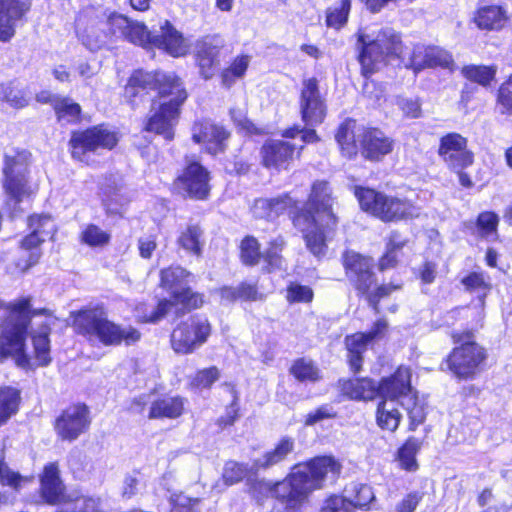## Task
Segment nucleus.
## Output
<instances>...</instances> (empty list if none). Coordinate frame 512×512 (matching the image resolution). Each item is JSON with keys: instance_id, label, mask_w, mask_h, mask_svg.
<instances>
[{"instance_id": "1", "label": "nucleus", "mask_w": 512, "mask_h": 512, "mask_svg": "<svg viewBox=\"0 0 512 512\" xmlns=\"http://www.w3.org/2000/svg\"><path fill=\"white\" fill-rule=\"evenodd\" d=\"M77 35L89 50L101 49L110 36L125 39L146 49H162L173 57L185 55L189 44L172 24L164 19L159 28L148 31L143 23L118 13H107L102 7H86L76 20Z\"/></svg>"}, {"instance_id": "2", "label": "nucleus", "mask_w": 512, "mask_h": 512, "mask_svg": "<svg viewBox=\"0 0 512 512\" xmlns=\"http://www.w3.org/2000/svg\"><path fill=\"white\" fill-rule=\"evenodd\" d=\"M340 463L331 456L317 457L294 467L282 481L263 483L276 499L271 512H301L309 495L324 481H334L340 474Z\"/></svg>"}, {"instance_id": "3", "label": "nucleus", "mask_w": 512, "mask_h": 512, "mask_svg": "<svg viewBox=\"0 0 512 512\" xmlns=\"http://www.w3.org/2000/svg\"><path fill=\"white\" fill-rule=\"evenodd\" d=\"M29 300L22 299L12 305L11 312L1 326L0 360L12 357L19 367L32 369L47 366L50 357V329L47 325L40 327L32 335L34 356L31 358L25 352V335L29 322Z\"/></svg>"}, {"instance_id": "4", "label": "nucleus", "mask_w": 512, "mask_h": 512, "mask_svg": "<svg viewBox=\"0 0 512 512\" xmlns=\"http://www.w3.org/2000/svg\"><path fill=\"white\" fill-rule=\"evenodd\" d=\"M332 190L326 181H316L306 203V210L293 216V223L304 235L308 249L315 255L324 253L325 230H332L338 223L333 211Z\"/></svg>"}, {"instance_id": "5", "label": "nucleus", "mask_w": 512, "mask_h": 512, "mask_svg": "<svg viewBox=\"0 0 512 512\" xmlns=\"http://www.w3.org/2000/svg\"><path fill=\"white\" fill-rule=\"evenodd\" d=\"M72 327L89 341L104 346L131 345L140 340V332L132 326H121L108 319L102 306H94L71 312Z\"/></svg>"}, {"instance_id": "6", "label": "nucleus", "mask_w": 512, "mask_h": 512, "mask_svg": "<svg viewBox=\"0 0 512 512\" xmlns=\"http://www.w3.org/2000/svg\"><path fill=\"white\" fill-rule=\"evenodd\" d=\"M354 195L360 208L384 223L418 218L421 208L407 198H399L371 188L356 186Z\"/></svg>"}, {"instance_id": "7", "label": "nucleus", "mask_w": 512, "mask_h": 512, "mask_svg": "<svg viewBox=\"0 0 512 512\" xmlns=\"http://www.w3.org/2000/svg\"><path fill=\"white\" fill-rule=\"evenodd\" d=\"M191 274L182 267L175 266L161 271V285L172 290V300H162L158 306L149 314H138L143 322H157L167 315L173 308L178 314L184 308L186 310L195 309L202 305L203 300L199 294L192 293L190 289L178 290V287L188 282Z\"/></svg>"}, {"instance_id": "8", "label": "nucleus", "mask_w": 512, "mask_h": 512, "mask_svg": "<svg viewBox=\"0 0 512 512\" xmlns=\"http://www.w3.org/2000/svg\"><path fill=\"white\" fill-rule=\"evenodd\" d=\"M358 42L361 45L359 61L365 76L374 73L389 58L398 57L402 50L400 36L391 28L381 29L371 35L361 32Z\"/></svg>"}, {"instance_id": "9", "label": "nucleus", "mask_w": 512, "mask_h": 512, "mask_svg": "<svg viewBox=\"0 0 512 512\" xmlns=\"http://www.w3.org/2000/svg\"><path fill=\"white\" fill-rule=\"evenodd\" d=\"M210 332V324L206 319L191 317L173 329L170 336L171 348L176 354H191L207 341Z\"/></svg>"}, {"instance_id": "10", "label": "nucleus", "mask_w": 512, "mask_h": 512, "mask_svg": "<svg viewBox=\"0 0 512 512\" xmlns=\"http://www.w3.org/2000/svg\"><path fill=\"white\" fill-rule=\"evenodd\" d=\"M118 136L110 130H75L70 139L72 158L90 164L91 155L98 148H113Z\"/></svg>"}, {"instance_id": "11", "label": "nucleus", "mask_w": 512, "mask_h": 512, "mask_svg": "<svg viewBox=\"0 0 512 512\" xmlns=\"http://www.w3.org/2000/svg\"><path fill=\"white\" fill-rule=\"evenodd\" d=\"M486 359L485 350L475 342H466L453 349L447 358L449 370L460 379L473 378Z\"/></svg>"}, {"instance_id": "12", "label": "nucleus", "mask_w": 512, "mask_h": 512, "mask_svg": "<svg viewBox=\"0 0 512 512\" xmlns=\"http://www.w3.org/2000/svg\"><path fill=\"white\" fill-rule=\"evenodd\" d=\"M164 97H171L169 101L153 102L146 128H173L178 124L180 106L187 98L182 83L174 85Z\"/></svg>"}, {"instance_id": "13", "label": "nucleus", "mask_w": 512, "mask_h": 512, "mask_svg": "<svg viewBox=\"0 0 512 512\" xmlns=\"http://www.w3.org/2000/svg\"><path fill=\"white\" fill-rule=\"evenodd\" d=\"M181 83L174 73L135 71L129 78L125 87V95L129 98L136 97L140 91L157 90L161 97L169 92L166 85L173 88Z\"/></svg>"}, {"instance_id": "14", "label": "nucleus", "mask_w": 512, "mask_h": 512, "mask_svg": "<svg viewBox=\"0 0 512 512\" xmlns=\"http://www.w3.org/2000/svg\"><path fill=\"white\" fill-rule=\"evenodd\" d=\"M91 423L90 411L85 404L67 407L55 421V430L62 440L74 441L85 433Z\"/></svg>"}, {"instance_id": "15", "label": "nucleus", "mask_w": 512, "mask_h": 512, "mask_svg": "<svg viewBox=\"0 0 512 512\" xmlns=\"http://www.w3.org/2000/svg\"><path fill=\"white\" fill-rule=\"evenodd\" d=\"M302 145L292 143L290 138L268 140L261 149L262 164L276 171L288 169L296 150H301Z\"/></svg>"}, {"instance_id": "16", "label": "nucleus", "mask_w": 512, "mask_h": 512, "mask_svg": "<svg viewBox=\"0 0 512 512\" xmlns=\"http://www.w3.org/2000/svg\"><path fill=\"white\" fill-rule=\"evenodd\" d=\"M439 155L452 169H462L472 164L473 155L467 150V141L458 133L441 138Z\"/></svg>"}, {"instance_id": "17", "label": "nucleus", "mask_w": 512, "mask_h": 512, "mask_svg": "<svg viewBox=\"0 0 512 512\" xmlns=\"http://www.w3.org/2000/svg\"><path fill=\"white\" fill-rule=\"evenodd\" d=\"M344 265L347 276L356 289L363 294L368 293L370 287L375 282L371 271L373 266L372 260L358 253L348 252L345 255Z\"/></svg>"}, {"instance_id": "18", "label": "nucleus", "mask_w": 512, "mask_h": 512, "mask_svg": "<svg viewBox=\"0 0 512 512\" xmlns=\"http://www.w3.org/2000/svg\"><path fill=\"white\" fill-rule=\"evenodd\" d=\"M209 172L198 162L192 161L178 178L180 187L195 199H205L210 192Z\"/></svg>"}, {"instance_id": "19", "label": "nucleus", "mask_w": 512, "mask_h": 512, "mask_svg": "<svg viewBox=\"0 0 512 512\" xmlns=\"http://www.w3.org/2000/svg\"><path fill=\"white\" fill-rule=\"evenodd\" d=\"M3 190L6 195L5 209L12 218L22 213L20 203L35 194L28 176L4 178Z\"/></svg>"}, {"instance_id": "20", "label": "nucleus", "mask_w": 512, "mask_h": 512, "mask_svg": "<svg viewBox=\"0 0 512 512\" xmlns=\"http://www.w3.org/2000/svg\"><path fill=\"white\" fill-rule=\"evenodd\" d=\"M387 328L385 320H378L372 330L368 333H356L347 336L345 339L348 350V361L351 369L358 372L362 366V354L366 351L368 344L378 337Z\"/></svg>"}, {"instance_id": "21", "label": "nucleus", "mask_w": 512, "mask_h": 512, "mask_svg": "<svg viewBox=\"0 0 512 512\" xmlns=\"http://www.w3.org/2000/svg\"><path fill=\"white\" fill-rule=\"evenodd\" d=\"M24 0H0V41L8 42L15 35L17 22L29 10Z\"/></svg>"}, {"instance_id": "22", "label": "nucleus", "mask_w": 512, "mask_h": 512, "mask_svg": "<svg viewBox=\"0 0 512 512\" xmlns=\"http://www.w3.org/2000/svg\"><path fill=\"white\" fill-rule=\"evenodd\" d=\"M361 153L368 160H380L389 154L393 148V141L382 130H360Z\"/></svg>"}, {"instance_id": "23", "label": "nucleus", "mask_w": 512, "mask_h": 512, "mask_svg": "<svg viewBox=\"0 0 512 512\" xmlns=\"http://www.w3.org/2000/svg\"><path fill=\"white\" fill-rule=\"evenodd\" d=\"M410 382L411 373L409 368L399 367L392 376L381 381L379 395L388 400H403L404 396L413 393Z\"/></svg>"}, {"instance_id": "24", "label": "nucleus", "mask_w": 512, "mask_h": 512, "mask_svg": "<svg viewBox=\"0 0 512 512\" xmlns=\"http://www.w3.org/2000/svg\"><path fill=\"white\" fill-rule=\"evenodd\" d=\"M296 201L289 194H282L273 198H260L255 200L252 213L261 219H275L287 210L294 209Z\"/></svg>"}, {"instance_id": "25", "label": "nucleus", "mask_w": 512, "mask_h": 512, "mask_svg": "<svg viewBox=\"0 0 512 512\" xmlns=\"http://www.w3.org/2000/svg\"><path fill=\"white\" fill-rule=\"evenodd\" d=\"M42 498L49 504H57L64 501L63 484L59 477V469L55 463H49L44 467L40 479Z\"/></svg>"}, {"instance_id": "26", "label": "nucleus", "mask_w": 512, "mask_h": 512, "mask_svg": "<svg viewBox=\"0 0 512 512\" xmlns=\"http://www.w3.org/2000/svg\"><path fill=\"white\" fill-rule=\"evenodd\" d=\"M295 441L291 437L281 438L273 449L265 452L262 457L254 460L252 471L268 469L282 463L294 451Z\"/></svg>"}, {"instance_id": "27", "label": "nucleus", "mask_w": 512, "mask_h": 512, "mask_svg": "<svg viewBox=\"0 0 512 512\" xmlns=\"http://www.w3.org/2000/svg\"><path fill=\"white\" fill-rule=\"evenodd\" d=\"M474 22L482 30L499 31L508 22L507 11L499 5L483 6L476 11Z\"/></svg>"}, {"instance_id": "28", "label": "nucleus", "mask_w": 512, "mask_h": 512, "mask_svg": "<svg viewBox=\"0 0 512 512\" xmlns=\"http://www.w3.org/2000/svg\"><path fill=\"white\" fill-rule=\"evenodd\" d=\"M44 241L45 240L41 238V236L36 235L35 232L31 231L21 240L20 249L24 252V254L16 262V267L20 271L25 272L39 262L42 256V253L39 250V246Z\"/></svg>"}, {"instance_id": "29", "label": "nucleus", "mask_w": 512, "mask_h": 512, "mask_svg": "<svg viewBox=\"0 0 512 512\" xmlns=\"http://www.w3.org/2000/svg\"><path fill=\"white\" fill-rule=\"evenodd\" d=\"M185 399L179 396L165 397L151 403L149 419H176L184 412Z\"/></svg>"}, {"instance_id": "30", "label": "nucleus", "mask_w": 512, "mask_h": 512, "mask_svg": "<svg viewBox=\"0 0 512 512\" xmlns=\"http://www.w3.org/2000/svg\"><path fill=\"white\" fill-rule=\"evenodd\" d=\"M342 391L349 398L354 400H372L379 394V385L368 378H356L344 381Z\"/></svg>"}, {"instance_id": "31", "label": "nucleus", "mask_w": 512, "mask_h": 512, "mask_svg": "<svg viewBox=\"0 0 512 512\" xmlns=\"http://www.w3.org/2000/svg\"><path fill=\"white\" fill-rule=\"evenodd\" d=\"M397 401L383 399L377 407V425L385 431L395 432L400 424L402 414L398 410Z\"/></svg>"}, {"instance_id": "32", "label": "nucleus", "mask_w": 512, "mask_h": 512, "mask_svg": "<svg viewBox=\"0 0 512 512\" xmlns=\"http://www.w3.org/2000/svg\"><path fill=\"white\" fill-rule=\"evenodd\" d=\"M30 154L25 151L10 150L5 153L3 175L4 178L28 176Z\"/></svg>"}, {"instance_id": "33", "label": "nucleus", "mask_w": 512, "mask_h": 512, "mask_svg": "<svg viewBox=\"0 0 512 512\" xmlns=\"http://www.w3.org/2000/svg\"><path fill=\"white\" fill-rule=\"evenodd\" d=\"M399 404L406 410L409 421L410 430H415L421 425L426 418V404L423 399H420L415 392L408 396H404Z\"/></svg>"}, {"instance_id": "34", "label": "nucleus", "mask_w": 512, "mask_h": 512, "mask_svg": "<svg viewBox=\"0 0 512 512\" xmlns=\"http://www.w3.org/2000/svg\"><path fill=\"white\" fill-rule=\"evenodd\" d=\"M20 391L10 386L0 388V426L18 412Z\"/></svg>"}, {"instance_id": "35", "label": "nucleus", "mask_w": 512, "mask_h": 512, "mask_svg": "<svg viewBox=\"0 0 512 512\" xmlns=\"http://www.w3.org/2000/svg\"><path fill=\"white\" fill-rule=\"evenodd\" d=\"M226 130H199L193 135L196 143L202 144L207 152L216 154L223 150L224 141L227 139Z\"/></svg>"}, {"instance_id": "36", "label": "nucleus", "mask_w": 512, "mask_h": 512, "mask_svg": "<svg viewBox=\"0 0 512 512\" xmlns=\"http://www.w3.org/2000/svg\"><path fill=\"white\" fill-rule=\"evenodd\" d=\"M325 99L300 102L302 119L307 126L320 125L326 116Z\"/></svg>"}, {"instance_id": "37", "label": "nucleus", "mask_w": 512, "mask_h": 512, "mask_svg": "<svg viewBox=\"0 0 512 512\" xmlns=\"http://www.w3.org/2000/svg\"><path fill=\"white\" fill-rule=\"evenodd\" d=\"M421 448V442L416 438H409L398 450V461L401 468L406 471H416L418 463L416 455Z\"/></svg>"}, {"instance_id": "38", "label": "nucleus", "mask_w": 512, "mask_h": 512, "mask_svg": "<svg viewBox=\"0 0 512 512\" xmlns=\"http://www.w3.org/2000/svg\"><path fill=\"white\" fill-rule=\"evenodd\" d=\"M55 113L64 124H76L81 119V107L68 97H62L57 102Z\"/></svg>"}, {"instance_id": "39", "label": "nucleus", "mask_w": 512, "mask_h": 512, "mask_svg": "<svg viewBox=\"0 0 512 512\" xmlns=\"http://www.w3.org/2000/svg\"><path fill=\"white\" fill-rule=\"evenodd\" d=\"M0 101L8 103L13 108H23L28 105V94L12 83L0 84Z\"/></svg>"}, {"instance_id": "40", "label": "nucleus", "mask_w": 512, "mask_h": 512, "mask_svg": "<svg viewBox=\"0 0 512 512\" xmlns=\"http://www.w3.org/2000/svg\"><path fill=\"white\" fill-rule=\"evenodd\" d=\"M249 63L250 58L248 56H238L235 58L230 67L222 72V84L227 88L231 87L236 79L244 76Z\"/></svg>"}, {"instance_id": "41", "label": "nucleus", "mask_w": 512, "mask_h": 512, "mask_svg": "<svg viewBox=\"0 0 512 512\" xmlns=\"http://www.w3.org/2000/svg\"><path fill=\"white\" fill-rule=\"evenodd\" d=\"M348 491L351 493L349 501L353 505L354 511L356 508L366 509L375 499L372 488L366 484H352Z\"/></svg>"}, {"instance_id": "42", "label": "nucleus", "mask_w": 512, "mask_h": 512, "mask_svg": "<svg viewBox=\"0 0 512 512\" xmlns=\"http://www.w3.org/2000/svg\"><path fill=\"white\" fill-rule=\"evenodd\" d=\"M31 232L41 236L44 240L55 232V225L48 214H34L27 220Z\"/></svg>"}, {"instance_id": "43", "label": "nucleus", "mask_w": 512, "mask_h": 512, "mask_svg": "<svg viewBox=\"0 0 512 512\" xmlns=\"http://www.w3.org/2000/svg\"><path fill=\"white\" fill-rule=\"evenodd\" d=\"M33 480L32 477L22 476L13 471L5 462L0 460V483L14 490H19Z\"/></svg>"}, {"instance_id": "44", "label": "nucleus", "mask_w": 512, "mask_h": 512, "mask_svg": "<svg viewBox=\"0 0 512 512\" xmlns=\"http://www.w3.org/2000/svg\"><path fill=\"white\" fill-rule=\"evenodd\" d=\"M258 471H252V465L248 466L247 464L238 463L236 461H228L225 464L223 471V479L229 484H235L243 480L246 476L250 474H256Z\"/></svg>"}, {"instance_id": "45", "label": "nucleus", "mask_w": 512, "mask_h": 512, "mask_svg": "<svg viewBox=\"0 0 512 512\" xmlns=\"http://www.w3.org/2000/svg\"><path fill=\"white\" fill-rule=\"evenodd\" d=\"M462 73L468 80L476 82L482 86H487L494 79L496 69L489 66L470 65L462 69Z\"/></svg>"}, {"instance_id": "46", "label": "nucleus", "mask_w": 512, "mask_h": 512, "mask_svg": "<svg viewBox=\"0 0 512 512\" xmlns=\"http://www.w3.org/2000/svg\"><path fill=\"white\" fill-rule=\"evenodd\" d=\"M111 235L95 224L87 225L81 232V240L90 247H101L109 243Z\"/></svg>"}, {"instance_id": "47", "label": "nucleus", "mask_w": 512, "mask_h": 512, "mask_svg": "<svg viewBox=\"0 0 512 512\" xmlns=\"http://www.w3.org/2000/svg\"><path fill=\"white\" fill-rule=\"evenodd\" d=\"M335 138L344 156L351 158L357 154L360 138L356 136L354 130H338Z\"/></svg>"}, {"instance_id": "48", "label": "nucleus", "mask_w": 512, "mask_h": 512, "mask_svg": "<svg viewBox=\"0 0 512 512\" xmlns=\"http://www.w3.org/2000/svg\"><path fill=\"white\" fill-rule=\"evenodd\" d=\"M171 505L170 512H199L198 511V498H191L182 492L172 493L169 497Z\"/></svg>"}, {"instance_id": "49", "label": "nucleus", "mask_w": 512, "mask_h": 512, "mask_svg": "<svg viewBox=\"0 0 512 512\" xmlns=\"http://www.w3.org/2000/svg\"><path fill=\"white\" fill-rule=\"evenodd\" d=\"M351 0H341L339 7L328 10L326 23L329 27L340 29L348 19Z\"/></svg>"}, {"instance_id": "50", "label": "nucleus", "mask_w": 512, "mask_h": 512, "mask_svg": "<svg viewBox=\"0 0 512 512\" xmlns=\"http://www.w3.org/2000/svg\"><path fill=\"white\" fill-rule=\"evenodd\" d=\"M404 242L400 240L399 235L394 232L391 234L389 238V242L387 244V252L380 259L379 268L380 270H385L393 267L397 262V251L402 248Z\"/></svg>"}, {"instance_id": "51", "label": "nucleus", "mask_w": 512, "mask_h": 512, "mask_svg": "<svg viewBox=\"0 0 512 512\" xmlns=\"http://www.w3.org/2000/svg\"><path fill=\"white\" fill-rule=\"evenodd\" d=\"M220 377L217 367H209L198 371L191 380V386L197 389H209Z\"/></svg>"}, {"instance_id": "52", "label": "nucleus", "mask_w": 512, "mask_h": 512, "mask_svg": "<svg viewBox=\"0 0 512 512\" xmlns=\"http://www.w3.org/2000/svg\"><path fill=\"white\" fill-rule=\"evenodd\" d=\"M313 297V290L309 286L291 283L287 287L286 299L289 303H310Z\"/></svg>"}, {"instance_id": "53", "label": "nucleus", "mask_w": 512, "mask_h": 512, "mask_svg": "<svg viewBox=\"0 0 512 512\" xmlns=\"http://www.w3.org/2000/svg\"><path fill=\"white\" fill-rule=\"evenodd\" d=\"M202 231L197 226H190L179 237V244L186 250L194 254L200 253V237Z\"/></svg>"}, {"instance_id": "54", "label": "nucleus", "mask_w": 512, "mask_h": 512, "mask_svg": "<svg viewBox=\"0 0 512 512\" xmlns=\"http://www.w3.org/2000/svg\"><path fill=\"white\" fill-rule=\"evenodd\" d=\"M497 107L502 114H512V75L499 87Z\"/></svg>"}, {"instance_id": "55", "label": "nucleus", "mask_w": 512, "mask_h": 512, "mask_svg": "<svg viewBox=\"0 0 512 512\" xmlns=\"http://www.w3.org/2000/svg\"><path fill=\"white\" fill-rule=\"evenodd\" d=\"M292 374L301 381L309 380L315 381L318 379V370L310 362L304 359L298 360L291 368Z\"/></svg>"}, {"instance_id": "56", "label": "nucleus", "mask_w": 512, "mask_h": 512, "mask_svg": "<svg viewBox=\"0 0 512 512\" xmlns=\"http://www.w3.org/2000/svg\"><path fill=\"white\" fill-rule=\"evenodd\" d=\"M241 258L247 265H254L260 258L259 245L255 238L246 237L241 243Z\"/></svg>"}, {"instance_id": "57", "label": "nucleus", "mask_w": 512, "mask_h": 512, "mask_svg": "<svg viewBox=\"0 0 512 512\" xmlns=\"http://www.w3.org/2000/svg\"><path fill=\"white\" fill-rule=\"evenodd\" d=\"M325 99L319 87V81L315 77L307 78L302 81L300 102H309Z\"/></svg>"}, {"instance_id": "58", "label": "nucleus", "mask_w": 512, "mask_h": 512, "mask_svg": "<svg viewBox=\"0 0 512 512\" xmlns=\"http://www.w3.org/2000/svg\"><path fill=\"white\" fill-rule=\"evenodd\" d=\"M283 246L284 240L281 237H278L270 243V247L264 253V260L271 269L282 267L283 260L280 252L282 251Z\"/></svg>"}, {"instance_id": "59", "label": "nucleus", "mask_w": 512, "mask_h": 512, "mask_svg": "<svg viewBox=\"0 0 512 512\" xmlns=\"http://www.w3.org/2000/svg\"><path fill=\"white\" fill-rule=\"evenodd\" d=\"M321 512H354V510L349 499L339 495H332L324 501Z\"/></svg>"}, {"instance_id": "60", "label": "nucleus", "mask_w": 512, "mask_h": 512, "mask_svg": "<svg viewBox=\"0 0 512 512\" xmlns=\"http://www.w3.org/2000/svg\"><path fill=\"white\" fill-rule=\"evenodd\" d=\"M429 67L450 68L453 65V59L449 52L439 47H429L428 50Z\"/></svg>"}, {"instance_id": "61", "label": "nucleus", "mask_w": 512, "mask_h": 512, "mask_svg": "<svg viewBox=\"0 0 512 512\" xmlns=\"http://www.w3.org/2000/svg\"><path fill=\"white\" fill-rule=\"evenodd\" d=\"M428 50L429 47H425L423 45H416L413 49V52L410 57V64L409 66L415 71H420L426 67H429L428 65Z\"/></svg>"}, {"instance_id": "62", "label": "nucleus", "mask_w": 512, "mask_h": 512, "mask_svg": "<svg viewBox=\"0 0 512 512\" xmlns=\"http://www.w3.org/2000/svg\"><path fill=\"white\" fill-rule=\"evenodd\" d=\"M467 290L476 291L485 294L490 289V284L485 280L481 273H471L462 280Z\"/></svg>"}, {"instance_id": "63", "label": "nucleus", "mask_w": 512, "mask_h": 512, "mask_svg": "<svg viewBox=\"0 0 512 512\" xmlns=\"http://www.w3.org/2000/svg\"><path fill=\"white\" fill-rule=\"evenodd\" d=\"M221 42L214 37L205 38L199 45L197 55H203L219 62Z\"/></svg>"}, {"instance_id": "64", "label": "nucleus", "mask_w": 512, "mask_h": 512, "mask_svg": "<svg viewBox=\"0 0 512 512\" xmlns=\"http://www.w3.org/2000/svg\"><path fill=\"white\" fill-rule=\"evenodd\" d=\"M283 137L290 138L292 143L301 144L302 148L305 143H311L318 140L316 130H286Z\"/></svg>"}]
</instances>
